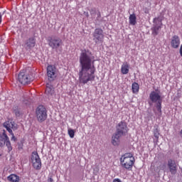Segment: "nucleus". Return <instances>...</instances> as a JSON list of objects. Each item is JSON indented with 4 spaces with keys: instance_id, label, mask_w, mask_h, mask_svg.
<instances>
[{
    "instance_id": "obj_11",
    "label": "nucleus",
    "mask_w": 182,
    "mask_h": 182,
    "mask_svg": "<svg viewBox=\"0 0 182 182\" xmlns=\"http://www.w3.org/2000/svg\"><path fill=\"white\" fill-rule=\"evenodd\" d=\"M167 167L172 176L177 174V170L178 168V162L173 159H169L167 162Z\"/></svg>"
},
{
    "instance_id": "obj_20",
    "label": "nucleus",
    "mask_w": 182,
    "mask_h": 182,
    "mask_svg": "<svg viewBox=\"0 0 182 182\" xmlns=\"http://www.w3.org/2000/svg\"><path fill=\"white\" fill-rule=\"evenodd\" d=\"M137 19V17H136V14H133L129 16V23L130 25L134 26L136 23H137V21L136 20Z\"/></svg>"
},
{
    "instance_id": "obj_24",
    "label": "nucleus",
    "mask_w": 182,
    "mask_h": 182,
    "mask_svg": "<svg viewBox=\"0 0 182 182\" xmlns=\"http://www.w3.org/2000/svg\"><path fill=\"white\" fill-rule=\"evenodd\" d=\"M46 95H52L53 93V87H47L46 89Z\"/></svg>"
},
{
    "instance_id": "obj_16",
    "label": "nucleus",
    "mask_w": 182,
    "mask_h": 182,
    "mask_svg": "<svg viewBox=\"0 0 182 182\" xmlns=\"http://www.w3.org/2000/svg\"><path fill=\"white\" fill-rule=\"evenodd\" d=\"M3 126H4V127H5L6 129L7 132H9V133H10V134L14 133L12 132V129L18 130V125H16V124H15V122H4L3 124Z\"/></svg>"
},
{
    "instance_id": "obj_18",
    "label": "nucleus",
    "mask_w": 182,
    "mask_h": 182,
    "mask_svg": "<svg viewBox=\"0 0 182 182\" xmlns=\"http://www.w3.org/2000/svg\"><path fill=\"white\" fill-rule=\"evenodd\" d=\"M8 181L11 182H19V176L16 174H11L7 177Z\"/></svg>"
},
{
    "instance_id": "obj_23",
    "label": "nucleus",
    "mask_w": 182,
    "mask_h": 182,
    "mask_svg": "<svg viewBox=\"0 0 182 182\" xmlns=\"http://www.w3.org/2000/svg\"><path fill=\"white\" fill-rule=\"evenodd\" d=\"M121 159H134V157L133 156V154L132 153H127L125 154H124Z\"/></svg>"
},
{
    "instance_id": "obj_7",
    "label": "nucleus",
    "mask_w": 182,
    "mask_h": 182,
    "mask_svg": "<svg viewBox=\"0 0 182 182\" xmlns=\"http://www.w3.org/2000/svg\"><path fill=\"white\" fill-rule=\"evenodd\" d=\"M5 144L8 149V152L12 151V145L11 144L9 137L6 134V131L3 130V132L0 134V147H4Z\"/></svg>"
},
{
    "instance_id": "obj_12",
    "label": "nucleus",
    "mask_w": 182,
    "mask_h": 182,
    "mask_svg": "<svg viewBox=\"0 0 182 182\" xmlns=\"http://www.w3.org/2000/svg\"><path fill=\"white\" fill-rule=\"evenodd\" d=\"M47 76L50 82H53V80L56 79V76H58V70H56L55 65H48L47 67Z\"/></svg>"
},
{
    "instance_id": "obj_30",
    "label": "nucleus",
    "mask_w": 182,
    "mask_h": 182,
    "mask_svg": "<svg viewBox=\"0 0 182 182\" xmlns=\"http://www.w3.org/2000/svg\"><path fill=\"white\" fill-rule=\"evenodd\" d=\"M112 182H122V181L119 178H115V179L113 180Z\"/></svg>"
},
{
    "instance_id": "obj_33",
    "label": "nucleus",
    "mask_w": 182,
    "mask_h": 182,
    "mask_svg": "<svg viewBox=\"0 0 182 182\" xmlns=\"http://www.w3.org/2000/svg\"><path fill=\"white\" fill-rule=\"evenodd\" d=\"M2 22V15H1V13H0V23Z\"/></svg>"
},
{
    "instance_id": "obj_31",
    "label": "nucleus",
    "mask_w": 182,
    "mask_h": 182,
    "mask_svg": "<svg viewBox=\"0 0 182 182\" xmlns=\"http://www.w3.org/2000/svg\"><path fill=\"white\" fill-rule=\"evenodd\" d=\"M48 182H55L53 181V178H52V177H50L48 179Z\"/></svg>"
},
{
    "instance_id": "obj_28",
    "label": "nucleus",
    "mask_w": 182,
    "mask_h": 182,
    "mask_svg": "<svg viewBox=\"0 0 182 182\" xmlns=\"http://www.w3.org/2000/svg\"><path fill=\"white\" fill-rule=\"evenodd\" d=\"M11 134L12 137L11 139V141H16V138L15 137V135L14 134V132H11Z\"/></svg>"
},
{
    "instance_id": "obj_32",
    "label": "nucleus",
    "mask_w": 182,
    "mask_h": 182,
    "mask_svg": "<svg viewBox=\"0 0 182 182\" xmlns=\"http://www.w3.org/2000/svg\"><path fill=\"white\" fill-rule=\"evenodd\" d=\"M180 53H181V56H182V45L181 46Z\"/></svg>"
},
{
    "instance_id": "obj_14",
    "label": "nucleus",
    "mask_w": 182,
    "mask_h": 182,
    "mask_svg": "<svg viewBox=\"0 0 182 182\" xmlns=\"http://www.w3.org/2000/svg\"><path fill=\"white\" fill-rule=\"evenodd\" d=\"M35 45H36V39L35 37H31L25 41L24 48L26 50H31V49L35 48Z\"/></svg>"
},
{
    "instance_id": "obj_9",
    "label": "nucleus",
    "mask_w": 182,
    "mask_h": 182,
    "mask_svg": "<svg viewBox=\"0 0 182 182\" xmlns=\"http://www.w3.org/2000/svg\"><path fill=\"white\" fill-rule=\"evenodd\" d=\"M93 41L96 45L99 43H103L105 39V34H103V30L102 28H95L92 33Z\"/></svg>"
},
{
    "instance_id": "obj_1",
    "label": "nucleus",
    "mask_w": 182,
    "mask_h": 182,
    "mask_svg": "<svg viewBox=\"0 0 182 182\" xmlns=\"http://www.w3.org/2000/svg\"><path fill=\"white\" fill-rule=\"evenodd\" d=\"M92 55V52L89 50H82L80 55V72L79 79L80 83L86 85L87 82H93L95 80V60Z\"/></svg>"
},
{
    "instance_id": "obj_8",
    "label": "nucleus",
    "mask_w": 182,
    "mask_h": 182,
    "mask_svg": "<svg viewBox=\"0 0 182 182\" xmlns=\"http://www.w3.org/2000/svg\"><path fill=\"white\" fill-rule=\"evenodd\" d=\"M35 79L32 73L29 74H25V73L21 72L18 76V80L21 85H28L31 82Z\"/></svg>"
},
{
    "instance_id": "obj_21",
    "label": "nucleus",
    "mask_w": 182,
    "mask_h": 182,
    "mask_svg": "<svg viewBox=\"0 0 182 182\" xmlns=\"http://www.w3.org/2000/svg\"><path fill=\"white\" fill-rule=\"evenodd\" d=\"M13 113L16 116V117H19L21 116V109L18 106H14L13 107Z\"/></svg>"
},
{
    "instance_id": "obj_19",
    "label": "nucleus",
    "mask_w": 182,
    "mask_h": 182,
    "mask_svg": "<svg viewBox=\"0 0 182 182\" xmlns=\"http://www.w3.org/2000/svg\"><path fill=\"white\" fill-rule=\"evenodd\" d=\"M129 68L130 67L127 63H125L122 65L121 72L122 75H127V73H129Z\"/></svg>"
},
{
    "instance_id": "obj_26",
    "label": "nucleus",
    "mask_w": 182,
    "mask_h": 182,
    "mask_svg": "<svg viewBox=\"0 0 182 182\" xmlns=\"http://www.w3.org/2000/svg\"><path fill=\"white\" fill-rule=\"evenodd\" d=\"M154 136L156 139V141H159V136H160V133L159 132V129H156L154 131Z\"/></svg>"
},
{
    "instance_id": "obj_29",
    "label": "nucleus",
    "mask_w": 182,
    "mask_h": 182,
    "mask_svg": "<svg viewBox=\"0 0 182 182\" xmlns=\"http://www.w3.org/2000/svg\"><path fill=\"white\" fill-rule=\"evenodd\" d=\"M24 105H26L28 106V105H29V103H31V102L29 100H23V101Z\"/></svg>"
},
{
    "instance_id": "obj_27",
    "label": "nucleus",
    "mask_w": 182,
    "mask_h": 182,
    "mask_svg": "<svg viewBox=\"0 0 182 182\" xmlns=\"http://www.w3.org/2000/svg\"><path fill=\"white\" fill-rule=\"evenodd\" d=\"M164 168H166V165L165 164H161L159 166V171H160V170H164Z\"/></svg>"
},
{
    "instance_id": "obj_3",
    "label": "nucleus",
    "mask_w": 182,
    "mask_h": 182,
    "mask_svg": "<svg viewBox=\"0 0 182 182\" xmlns=\"http://www.w3.org/2000/svg\"><path fill=\"white\" fill-rule=\"evenodd\" d=\"M148 103L149 106L155 105L159 116L161 114V103H163V97L159 90H155L149 94Z\"/></svg>"
},
{
    "instance_id": "obj_10",
    "label": "nucleus",
    "mask_w": 182,
    "mask_h": 182,
    "mask_svg": "<svg viewBox=\"0 0 182 182\" xmlns=\"http://www.w3.org/2000/svg\"><path fill=\"white\" fill-rule=\"evenodd\" d=\"M31 163L33 164V167L36 168V170H41V168H42V161H41V158L39 157V154H38L37 151L32 152Z\"/></svg>"
},
{
    "instance_id": "obj_2",
    "label": "nucleus",
    "mask_w": 182,
    "mask_h": 182,
    "mask_svg": "<svg viewBox=\"0 0 182 182\" xmlns=\"http://www.w3.org/2000/svg\"><path fill=\"white\" fill-rule=\"evenodd\" d=\"M127 123L121 121L116 127V132L112 134L111 143L113 146H119L120 144V137L126 136L127 133Z\"/></svg>"
},
{
    "instance_id": "obj_6",
    "label": "nucleus",
    "mask_w": 182,
    "mask_h": 182,
    "mask_svg": "<svg viewBox=\"0 0 182 182\" xmlns=\"http://www.w3.org/2000/svg\"><path fill=\"white\" fill-rule=\"evenodd\" d=\"M153 26L151 28V35L154 36H157L161 31V26H163V19L160 17H156L153 20Z\"/></svg>"
},
{
    "instance_id": "obj_17",
    "label": "nucleus",
    "mask_w": 182,
    "mask_h": 182,
    "mask_svg": "<svg viewBox=\"0 0 182 182\" xmlns=\"http://www.w3.org/2000/svg\"><path fill=\"white\" fill-rule=\"evenodd\" d=\"M171 46L173 49H177L180 46V38L178 36H173L171 41Z\"/></svg>"
},
{
    "instance_id": "obj_25",
    "label": "nucleus",
    "mask_w": 182,
    "mask_h": 182,
    "mask_svg": "<svg viewBox=\"0 0 182 182\" xmlns=\"http://www.w3.org/2000/svg\"><path fill=\"white\" fill-rule=\"evenodd\" d=\"M68 134L71 139H73L75 137V130L68 129Z\"/></svg>"
},
{
    "instance_id": "obj_4",
    "label": "nucleus",
    "mask_w": 182,
    "mask_h": 182,
    "mask_svg": "<svg viewBox=\"0 0 182 182\" xmlns=\"http://www.w3.org/2000/svg\"><path fill=\"white\" fill-rule=\"evenodd\" d=\"M48 46L53 48L55 52L62 53V47L63 46V41L60 38L55 36L48 37L47 39Z\"/></svg>"
},
{
    "instance_id": "obj_22",
    "label": "nucleus",
    "mask_w": 182,
    "mask_h": 182,
    "mask_svg": "<svg viewBox=\"0 0 182 182\" xmlns=\"http://www.w3.org/2000/svg\"><path fill=\"white\" fill-rule=\"evenodd\" d=\"M132 89L133 93H139V84L137 82L132 83Z\"/></svg>"
},
{
    "instance_id": "obj_34",
    "label": "nucleus",
    "mask_w": 182,
    "mask_h": 182,
    "mask_svg": "<svg viewBox=\"0 0 182 182\" xmlns=\"http://www.w3.org/2000/svg\"><path fill=\"white\" fill-rule=\"evenodd\" d=\"M86 16L87 18H89V13H87Z\"/></svg>"
},
{
    "instance_id": "obj_13",
    "label": "nucleus",
    "mask_w": 182,
    "mask_h": 182,
    "mask_svg": "<svg viewBox=\"0 0 182 182\" xmlns=\"http://www.w3.org/2000/svg\"><path fill=\"white\" fill-rule=\"evenodd\" d=\"M121 164L122 167L127 170H130L134 164V158H127V159H120Z\"/></svg>"
},
{
    "instance_id": "obj_15",
    "label": "nucleus",
    "mask_w": 182,
    "mask_h": 182,
    "mask_svg": "<svg viewBox=\"0 0 182 182\" xmlns=\"http://www.w3.org/2000/svg\"><path fill=\"white\" fill-rule=\"evenodd\" d=\"M90 14L91 15L92 19H95L96 22H99L100 21V18L102 17V14L100 11L96 8H92L90 10Z\"/></svg>"
},
{
    "instance_id": "obj_5",
    "label": "nucleus",
    "mask_w": 182,
    "mask_h": 182,
    "mask_svg": "<svg viewBox=\"0 0 182 182\" xmlns=\"http://www.w3.org/2000/svg\"><path fill=\"white\" fill-rule=\"evenodd\" d=\"M36 115L39 123H43L48 119V110L43 105H39L36 109Z\"/></svg>"
}]
</instances>
